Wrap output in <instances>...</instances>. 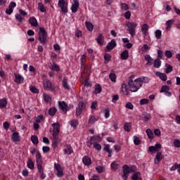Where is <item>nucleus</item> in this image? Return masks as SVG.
Listing matches in <instances>:
<instances>
[{
    "label": "nucleus",
    "instance_id": "obj_1",
    "mask_svg": "<svg viewBox=\"0 0 180 180\" xmlns=\"http://www.w3.org/2000/svg\"><path fill=\"white\" fill-rule=\"evenodd\" d=\"M148 82H150V79L147 77H141L136 79L134 81L132 78H130L128 82V85L131 92H137V91L143 86V84H148Z\"/></svg>",
    "mask_w": 180,
    "mask_h": 180
},
{
    "label": "nucleus",
    "instance_id": "obj_2",
    "mask_svg": "<svg viewBox=\"0 0 180 180\" xmlns=\"http://www.w3.org/2000/svg\"><path fill=\"white\" fill-rule=\"evenodd\" d=\"M53 129V142H52V147L53 148L56 149L58 147V144L61 143V139L58 134H60V124L53 123L52 124Z\"/></svg>",
    "mask_w": 180,
    "mask_h": 180
},
{
    "label": "nucleus",
    "instance_id": "obj_3",
    "mask_svg": "<svg viewBox=\"0 0 180 180\" xmlns=\"http://www.w3.org/2000/svg\"><path fill=\"white\" fill-rule=\"evenodd\" d=\"M38 36V40L40 41L41 44H43L44 46L47 44V39H49V35H47V32L44 27L39 28Z\"/></svg>",
    "mask_w": 180,
    "mask_h": 180
},
{
    "label": "nucleus",
    "instance_id": "obj_4",
    "mask_svg": "<svg viewBox=\"0 0 180 180\" xmlns=\"http://www.w3.org/2000/svg\"><path fill=\"white\" fill-rule=\"evenodd\" d=\"M43 86L45 91H50L54 92L56 91V86L49 79H44L43 82Z\"/></svg>",
    "mask_w": 180,
    "mask_h": 180
},
{
    "label": "nucleus",
    "instance_id": "obj_5",
    "mask_svg": "<svg viewBox=\"0 0 180 180\" xmlns=\"http://www.w3.org/2000/svg\"><path fill=\"white\" fill-rule=\"evenodd\" d=\"M127 27L129 34H131V37H134V36H136V27H137V23L128 22Z\"/></svg>",
    "mask_w": 180,
    "mask_h": 180
},
{
    "label": "nucleus",
    "instance_id": "obj_6",
    "mask_svg": "<svg viewBox=\"0 0 180 180\" xmlns=\"http://www.w3.org/2000/svg\"><path fill=\"white\" fill-rule=\"evenodd\" d=\"M58 6L61 9L62 13L68 12V3L65 0H58Z\"/></svg>",
    "mask_w": 180,
    "mask_h": 180
},
{
    "label": "nucleus",
    "instance_id": "obj_7",
    "mask_svg": "<svg viewBox=\"0 0 180 180\" xmlns=\"http://www.w3.org/2000/svg\"><path fill=\"white\" fill-rule=\"evenodd\" d=\"M54 169L57 171L56 176L58 178H61L64 175V169L58 163H54Z\"/></svg>",
    "mask_w": 180,
    "mask_h": 180
},
{
    "label": "nucleus",
    "instance_id": "obj_8",
    "mask_svg": "<svg viewBox=\"0 0 180 180\" xmlns=\"http://www.w3.org/2000/svg\"><path fill=\"white\" fill-rule=\"evenodd\" d=\"M58 106L59 109H60V110H62L63 113H66L67 112H68V110H70V109L68 108V105L67 104V103H65V101H58Z\"/></svg>",
    "mask_w": 180,
    "mask_h": 180
},
{
    "label": "nucleus",
    "instance_id": "obj_9",
    "mask_svg": "<svg viewBox=\"0 0 180 180\" xmlns=\"http://www.w3.org/2000/svg\"><path fill=\"white\" fill-rule=\"evenodd\" d=\"M16 8V3L15 1H11L8 7L6 10V13L7 15H12L13 13V9Z\"/></svg>",
    "mask_w": 180,
    "mask_h": 180
},
{
    "label": "nucleus",
    "instance_id": "obj_10",
    "mask_svg": "<svg viewBox=\"0 0 180 180\" xmlns=\"http://www.w3.org/2000/svg\"><path fill=\"white\" fill-rule=\"evenodd\" d=\"M123 169V174L122 176V179L127 180L129 178V175H130V172L129 171V166L127 165H124L122 167Z\"/></svg>",
    "mask_w": 180,
    "mask_h": 180
},
{
    "label": "nucleus",
    "instance_id": "obj_11",
    "mask_svg": "<svg viewBox=\"0 0 180 180\" xmlns=\"http://www.w3.org/2000/svg\"><path fill=\"white\" fill-rule=\"evenodd\" d=\"M150 119H151V115L148 114V112H143L139 116V120H143L145 123H147Z\"/></svg>",
    "mask_w": 180,
    "mask_h": 180
},
{
    "label": "nucleus",
    "instance_id": "obj_12",
    "mask_svg": "<svg viewBox=\"0 0 180 180\" xmlns=\"http://www.w3.org/2000/svg\"><path fill=\"white\" fill-rule=\"evenodd\" d=\"M116 46H117V44L116 43V40L112 39L110 42L108 43L107 46H106V49H107V50L110 51L113 50V49H115L116 47Z\"/></svg>",
    "mask_w": 180,
    "mask_h": 180
},
{
    "label": "nucleus",
    "instance_id": "obj_13",
    "mask_svg": "<svg viewBox=\"0 0 180 180\" xmlns=\"http://www.w3.org/2000/svg\"><path fill=\"white\" fill-rule=\"evenodd\" d=\"M36 162L37 168L39 167H43V160H41V154L37 152L36 154Z\"/></svg>",
    "mask_w": 180,
    "mask_h": 180
},
{
    "label": "nucleus",
    "instance_id": "obj_14",
    "mask_svg": "<svg viewBox=\"0 0 180 180\" xmlns=\"http://www.w3.org/2000/svg\"><path fill=\"white\" fill-rule=\"evenodd\" d=\"M11 141L13 143H19L20 141V136L18 132L13 131L11 135Z\"/></svg>",
    "mask_w": 180,
    "mask_h": 180
},
{
    "label": "nucleus",
    "instance_id": "obj_15",
    "mask_svg": "<svg viewBox=\"0 0 180 180\" xmlns=\"http://www.w3.org/2000/svg\"><path fill=\"white\" fill-rule=\"evenodd\" d=\"M102 141V138L100 136H94L90 138L89 144L92 146L94 143H101Z\"/></svg>",
    "mask_w": 180,
    "mask_h": 180
},
{
    "label": "nucleus",
    "instance_id": "obj_16",
    "mask_svg": "<svg viewBox=\"0 0 180 180\" xmlns=\"http://www.w3.org/2000/svg\"><path fill=\"white\" fill-rule=\"evenodd\" d=\"M78 8H79V2L77 0H74V4H72L71 11L72 13H77L78 11Z\"/></svg>",
    "mask_w": 180,
    "mask_h": 180
},
{
    "label": "nucleus",
    "instance_id": "obj_17",
    "mask_svg": "<svg viewBox=\"0 0 180 180\" xmlns=\"http://www.w3.org/2000/svg\"><path fill=\"white\" fill-rule=\"evenodd\" d=\"M64 154H66L67 155H71L72 153H74V150H72V147H71V145L66 144L65 148L64 149Z\"/></svg>",
    "mask_w": 180,
    "mask_h": 180
},
{
    "label": "nucleus",
    "instance_id": "obj_18",
    "mask_svg": "<svg viewBox=\"0 0 180 180\" xmlns=\"http://www.w3.org/2000/svg\"><path fill=\"white\" fill-rule=\"evenodd\" d=\"M14 77H15L14 81L16 84H23V81L25 79L23 78V77H22V75L18 73H15Z\"/></svg>",
    "mask_w": 180,
    "mask_h": 180
},
{
    "label": "nucleus",
    "instance_id": "obj_19",
    "mask_svg": "<svg viewBox=\"0 0 180 180\" xmlns=\"http://www.w3.org/2000/svg\"><path fill=\"white\" fill-rule=\"evenodd\" d=\"M82 162L84 165L89 167L91 164H92V161L91 160L89 156L85 155L82 158Z\"/></svg>",
    "mask_w": 180,
    "mask_h": 180
},
{
    "label": "nucleus",
    "instance_id": "obj_20",
    "mask_svg": "<svg viewBox=\"0 0 180 180\" xmlns=\"http://www.w3.org/2000/svg\"><path fill=\"white\" fill-rule=\"evenodd\" d=\"M162 161V154H161V152H158L155 158V164L156 165H158Z\"/></svg>",
    "mask_w": 180,
    "mask_h": 180
},
{
    "label": "nucleus",
    "instance_id": "obj_21",
    "mask_svg": "<svg viewBox=\"0 0 180 180\" xmlns=\"http://www.w3.org/2000/svg\"><path fill=\"white\" fill-rule=\"evenodd\" d=\"M96 40L99 44V46H103V43H105V37L102 34H100L97 38H96Z\"/></svg>",
    "mask_w": 180,
    "mask_h": 180
},
{
    "label": "nucleus",
    "instance_id": "obj_22",
    "mask_svg": "<svg viewBox=\"0 0 180 180\" xmlns=\"http://www.w3.org/2000/svg\"><path fill=\"white\" fill-rule=\"evenodd\" d=\"M62 86L65 89H67V91H70V89H71V87H70V85L68 84V79H67V77H63Z\"/></svg>",
    "mask_w": 180,
    "mask_h": 180
},
{
    "label": "nucleus",
    "instance_id": "obj_23",
    "mask_svg": "<svg viewBox=\"0 0 180 180\" xmlns=\"http://www.w3.org/2000/svg\"><path fill=\"white\" fill-rule=\"evenodd\" d=\"M29 23L30 25H31V26H33V27H37V26H39V23L37 22V19H36L34 17L30 18Z\"/></svg>",
    "mask_w": 180,
    "mask_h": 180
},
{
    "label": "nucleus",
    "instance_id": "obj_24",
    "mask_svg": "<svg viewBox=\"0 0 180 180\" xmlns=\"http://www.w3.org/2000/svg\"><path fill=\"white\" fill-rule=\"evenodd\" d=\"M150 29V27L147 24H143L141 26V32L144 36H147L148 34V30Z\"/></svg>",
    "mask_w": 180,
    "mask_h": 180
},
{
    "label": "nucleus",
    "instance_id": "obj_25",
    "mask_svg": "<svg viewBox=\"0 0 180 180\" xmlns=\"http://www.w3.org/2000/svg\"><path fill=\"white\" fill-rule=\"evenodd\" d=\"M122 91L124 95L127 96H129V94L130 92V89H129V86H127V84L126 83H123L122 85Z\"/></svg>",
    "mask_w": 180,
    "mask_h": 180
},
{
    "label": "nucleus",
    "instance_id": "obj_26",
    "mask_svg": "<svg viewBox=\"0 0 180 180\" xmlns=\"http://www.w3.org/2000/svg\"><path fill=\"white\" fill-rule=\"evenodd\" d=\"M144 58L147 61L146 65H153L154 64V59L150 55H146Z\"/></svg>",
    "mask_w": 180,
    "mask_h": 180
},
{
    "label": "nucleus",
    "instance_id": "obj_27",
    "mask_svg": "<svg viewBox=\"0 0 180 180\" xmlns=\"http://www.w3.org/2000/svg\"><path fill=\"white\" fill-rule=\"evenodd\" d=\"M131 180H143L141 178V173H140V172L134 173L131 176Z\"/></svg>",
    "mask_w": 180,
    "mask_h": 180
},
{
    "label": "nucleus",
    "instance_id": "obj_28",
    "mask_svg": "<svg viewBox=\"0 0 180 180\" xmlns=\"http://www.w3.org/2000/svg\"><path fill=\"white\" fill-rule=\"evenodd\" d=\"M37 169L38 172L40 174L41 179H46V174H44V168H43V166L37 167Z\"/></svg>",
    "mask_w": 180,
    "mask_h": 180
},
{
    "label": "nucleus",
    "instance_id": "obj_29",
    "mask_svg": "<svg viewBox=\"0 0 180 180\" xmlns=\"http://www.w3.org/2000/svg\"><path fill=\"white\" fill-rule=\"evenodd\" d=\"M155 75L157 77H159L160 78V79H162V81H167V79L168 78L165 73H162L160 72H156Z\"/></svg>",
    "mask_w": 180,
    "mask_h": 180
},
{
    "label": "nucleus",
    "instance_id": "obj_30",
    "mask_svg": "<svg viewBox=\"0 0 180 180\" xmlns=\"http://www.w3.org/2000/svg\"><path fill=\"white\" fill-rule=\"evenodd\" d=\"M101 92H102V86H101L99 84H96L94 91V95H98V94H101Z\"/></svg>",
    "mask_w": 180,
    "mask_h": 180
},
{
    "label": "nucleus",
    "instance_id": "obj_31",
    "mask_svg": "<svg viewBox=\"0 0 180 180\" xmlns=\"http://www.w3.org/2000/svg\"><path fill=\"white\" fill-rule=\"evenodd\" d=\"M104 151L108 153L109 158L112 157V153L113 150L110 149V145L109 144L105 145L104 147Z\"/></svg>",
    "mask_w": 180,
    "mask_h": 180
},
{
    "label": "nucleus",
    "instance_id": "obj_32",
    "mask_svg": "<svg viewBox=\"0 0 180 180\" xmlns=\"http://www.w3.org/2000/svg\"><path fill=\"white\" fill-rule=\"evenodd\" d=\"M121 60H127L129 58V51L124 50L121 53Z\"/></svg>",
    "mask_w": 180,
    "mask_h": 180
},
{
    "label": "nucleus",
    "instance_id": "obj_33",
    "mask_svg": "<svg viewBox=\"0 0 180 180\" xmlns=\"http://www.w3.org/2000/svg\"><path fill=\"white\" fill-rule=\"evenodd\" d=\"M7 105H8V101L6 100V98H3L0 100V109L6 108Z\"/></svg>",
    "mask_w": 180,
    "mask_h": 180
},
{
    "label": "nucleus",
    "instance_id": "obj_34",
    "mask_svg": "<svg viewBox=\"0 0 180 180\" xmlns=\"http://www.w3.org/2000/svg\"><path fill=\"white\" fill-rule=\"evenodd\" d=\"M124 130H125V131H127V133H129V131H131V123L126 122L124 124Z\"/></svg>",
    "mask_w": 180,
    "mask_h": 180
},
{
    "label": "nucleus",
    "instance_id": "obj_35",
    "mask_svg": "<svg viewBox=\"0 0 180 180\" xmlns=\"http://www.w3.org/2000/svg\"><path fill=\"white\" fill-rule=\"evenodd\" d=\"M43 98H44V102H46V103H49V102L51 101V96L49 95L48 94L44 93Z\"/></svg>",
    "mask_w": 180,
    "mask_h": 180
},
{
    "label": "nucleus",
    "instance_id": "obj_36",
    "mask_svg": "<svg viewBox=\"0 0 180 180\" xmlns=\"http://www.w3.org/2000/svg\"><path fill=\"white\" fill-rule=\"evenodd\" d=\"M111 168L112 169H114V171H117V169L120 168V165H119V163H117V162L114 161L111 163Z\"/></svg>",
    "mask_w": 180,
    "mask_h": 180
},
{
    "label": "nucleus",
    "instance_id": "obj_37",
    "mask_svg": "<svg viewBox=\"0 0 180 180\" xmlns=\"http://www.w3.org/2000/svg\"><path fill=\"white\" fill-rule=\"evenodd\" d=\"M98 117H96L94 115L90 116L89 121H88L89 124H94V123H95V122H98Z\"/></svg>",
    "mask_w": 180,
    "mask_h": 180
},
{
    "label": "nucleus",
    "instance_id": "obj_38",
    "mask_svg": "<svg viewBox=\"0 0 180 180\" xmlns=\"http://www.w3.org/2000/svg\"><path fill=\"white\" fill-rule=\"evenodd\" d=\"M79 124V122L77 120H70V126L73 127V129H77V127Z\"/></svg>",
    "mask_w": 180,
    "mask_h": 180
},
{
    "label": "nucleus",
    "instance_id": "obj_39",
    "mask_svg": "<svg viewBox=\"0 0 180 180\" xmlns=\"http://www.w3.org/2000/svg\"><path fill=\"white\" fill-rule=\"evenodd\" d=\"M27 167L30 169H34V163L33 162V160H32V159H28V161H27Z\"/></svg>",
    "mask_w": 180,
    "mask_h": 180
},
{
    "label": "nucleus",
    "instance_id": "obj_40",
    "mask_svg": "<svg viewBox=\"0 0 180 180\" xmlns=\"http://www.w3.org/2000/svg\"><path fill=\"white\" fill-rule=\"evenodd\" d=\"M31 141L36 146L39 144V138L36 135H32L31 136Z\"/></svg>",
    "mask_w": 180,
    "mask_h": 180
},
{
    "label": "nucleus",
    "instance_id": "obj_41",
    "mask_svg": "<svg viewBox=\"0 0 180 180\" xmlns=\"http://www.w3.org/2000/svg\"><path fill=\"white\" fill-rule=\"evenodd\" d=\"M85 25H86V27L89 30V32H92V30H94V25H92V23L89 22L88 21H86Z\"/></svg>",
    "mask_w": 180,
    "mask_h": 180
},
{
    "label": "nucleus",
    "instance_id": "obj_42",
    "mask_svg": "<svg viewBox=\"0 0 180 180\" xmlns=\"http://www.w3.org/2000/svg\"><path fill=\"white\" fill-rule=\"evenodd\" d=\"M174 22H175V20H169L166 22L167 30H169V29H171V27L172 26V25H174Z\"/></svg>",
    "mask_w": 180,
    "mask_h": 180
},
{
    "label": "nucleus",
    "instance_id": "obj_43",
    "mask_svg": "<svg viewBox=\"0 0 180 180\" xmlns=\"http://www.w3.org/2000/svg\"><path fill=\"white\" fill-rule=\"evenodd\" d=\"M153 67L154 68H160V67H161V61L160 59L155 60L153 62Z\"/></svg>",
    "mask_w": 180,
    "mask_h": 180
},
{
    "label": "nucleus",
    "instance_id": "obj_44",
    "mask_svg": "<svg viewBox=\"0 0 180 180\" xmlns=\"http://www.w3.org/2000/svg\"><path fill=\"white\" fill-rule=\"evenodd\" d=\"M146 134L148 139H154V132L150 129H146Z\"/></svg>",
    "mask_w": 180,
    "mask_h": 180
},
{
    "label": "nucleus",
    "instance_id": "obj_45",
    "mask_svg": "<svg viewBox=\"0 0 180 180\" xmlns=\"http://www.w3.org/2000/svg\"><path fill=\"white\" fill-rule=\"evenodd\" d=\"M176 169H180V163H174L172 167L169 169V171H176Z\"/></svg>",
    "mask_w": 180,
    "mask_h": 180
},
{
    "label": "nucleus",
    "instance_id": "obj_46",
    "mask_svg": "<svg viewBox=\"0 0 180 180\" xmlns=\"http://www.w3.org/2000/svg\"><path fill=\"white\" fill-rule=\"evenodd\" d=\"M77 108H79L82 110H84L85 108H86V103L82 101H80L77 105Z\"/></svg>",
    "mask_w": 180,
    "mask_h": 180
},
{
    "label": "nucleus",
    "instance_id": "obj_47",
    "mask_svg": "<svg viewBox=\"0 0 180 180\" xmlns=\"http://www.w3.org/2000/svg\"><path fill=\"white\" fill-rule=\"evenodd\" d=\"M128 171H129V174H133V172H136L137 171V167L134 165L128 166Z\"/></svg>",
    "mask_w": 180,
    "mask_h": 180
},
{
    "label": "nucleus",
    "instance_id": "obj_48",
    "mask_svg": "<svg viewBox=\"0 0 180 180\" xmlns=\"http://www.w3.org/2000/svg\"><path fill=\"white\" fill-rule=\"evenodd\" d=\"M56 112L57 108H56L55 107H52L49 110V115H50V116H54Z\"/></svg>",
    "mask_w": 180,
    "mask_h": 180
},
{
    "label": "nucleus",
    "instance_id": "obj_49",
    "mask_svg": "<svg viewBox=\"0 0 180 180\" xmlns=\"http://www.w3.org/2000/svg\"><path fill=\"white\" fill-rule=\"evenodd\" d=\"M38 9L40 11V12H42V13L46 12V7H44V5H43V3L38 4Z\"/></svg>",
    "mask_w": 180,
    "mask_h": 180
},
{
    "label": "nucleus",
    "instance_id": "obj_50",
    "mask_svg": "<svg viewBox=\"0 0 180 180\" xmlns=\"http://www.w3.org/2000/svg\"><path fill=\"white\" fill-rule=\"evenodd\" d=\"M80 60L82 67H85V62L86 61V55H82Z\"/></svg>",
    "mask_w": 180,
    "mask_h": 180
},
{
    "label": "nucleus",
    "instance_id": "obj_51",
    "mask_svg": "<svg viewBox=\"0 0 180 180\" xmlns=\"http://www.w3.org/2000/svg\"><path fill=\"white\" fill-rule=\"evenodd\" d=\"M92 144H94V147L96 150H97V151H101V150H102V146H101V144L96 142H93Z\"/></svg>",
    "mask_w": 180,
    "mask_h": 180
},
{
    "label": "nucleus",
    "instance_id": "obj_52",
    "mask_svg": "<svg viewBox=\"0 0 180 180\" xmlns=\"http://www.w3.org/2000/svg\"><path fill=\"white\" fill-rule=\"evenodd\" d=\"M134 143L135 146H140L141 144V141H140V139H139L138 136H134Z\"/></svg>",
    "mask_w": 180,
    "mask_h": 180
},
{
    "label": "nucleus",
    "instance_id": "obj_53",
    "mask_svg": "<svg viewBox=\"0 0 180 180\" xmlns=\"http://www.w3.org/2000/svg\"><path fill=\"white\" fill-rule=\"evenodd\" d=\"M155 37L156 39H161V37L162 36V32H161V30H158L155 32Z\"/></svg>",
    "mask_w": 180,
    "mask_h": 180
},
{
    "label": "nucleus",
    "instance_id": "obj_54",
    "mask_svg": "<svg viewBox=\"0 0 180 180\" xmlns=\"http://www.w3.org/2000/svg\"><path fill=\"white\" fill-rule=\"evenodd\" d=\"M104 115H105V119H109V117H110V110L109 108H106L104 110Z\"/></svg>",
    "mask_w": 180,
    "mask_h": 180
},
{
    "label": "nucleus",
    "instance_id": "obj_55",
    "mask_svg": "<svg viewBox=\"0 0 180 180\" xmlns=\"http://www.w3.org/2000/svg\"><path fill=\"white\" fill-rule=\"evenodd\" d=\"M109 78H110V79L112 81V82H116V78H117L116 74H115V73H110V74L109 75Z\"/></svg>",
    "mask_w": 180,
    "mask_h": 180
},
{
    "label": "nucleus",
    "instance_id": "obj_56",
    "mask_svg": "<svg viewBox=\"0 0 180 180\" xmlns=\"http://www.w3.org/2000/svg\"><path fill=\"white\" fill-rule=\"evenodd\" d=\"M30 91H31L32 92V94H39V91L34 86H31L30 87Z\"/></svg>",
    "mask_w": 180,
    "mask_h": 180
},
{
    "label": "nucleus",
    "instance_id": "obj_57",
    "mask_svg": "<svg viewBox=\"0 0 180 180\" xmlns=\"http://www.w3.org/2000/svg\"><path fill=\"white\" fill-rule=\"evenodd\" d=\"M168 91H169V86H167V85H164L162 86L161 89H160V93L162 92H167Z\"/></svg>",
    "mask_w": 180,
    "mask_h": 180
},
{
    "label": "nucleus",
    "instance_id": "obj_58",
    "mask_svg": "<svg viewBox=\"0 0 180 180\" xmlns=\"http://www.w3.org/2000/svg\"><path fill=\"white\" fill-rule=\"evenodd\" d=\"M121 9H122V11H129V5H127L126 3H122Z\"/></svg>",
    "mask_w": 180,
    "mask_h": 180
},
{
    "label": "nucleus",
    "instance_id": "obj_59",
    "mask_svg": "<svg viewBox=\"0 0 180 180\" xmlns=\"http://www.w3.org/2000/svg\"><path fill=\"white\" fill-rule=\"evenodd\" d=\"M44 119V117L43 116V115H39L36 119V122L40 123L41 122H43Z\"/></svg>",
    "mask_w": 180,
    "mask_h": 180
},
{
    "label": "nucleus",
    "instance_id": "obj_60",
    "mask_svg": "<svg viewBox=\"0 0 180 180\" xmlns=\"http://www.w3.org/2000/svg\"><path fill=\"white\" fill-rule=\"evenodd\" d=\"M104 60L108 62L112 60V56L109 53H105L104 56Z\"/></svg>",
    "mask_w": 180,
    "mask_h": 180
},
{
    "label": "nucleus",
    "instance_id": "obj_61",
    "mask_svg": "<svg viewBox=\"0 0 180 180\" xmlns=\"http://www.w3.org/2000/svg\"><path fill=\"white\" fill-rule=\"evenodd\" d=\"M174 71V68L171 65H168L165 69L166 74H169V72H172Z\"/></svg>",
    "mask_w": 180,
    "mask_h": 180
},
{
    "label": "nucleus",
    "instance_id": "obj_62",
    "mask_svg": "<svg viewBox=\"0 0 180 180\" xmlns=\"http://www.w3.org/2000/svg\"><path fill=\"white\" fill-rule=\"evenodd\" d=\"M16 20H18V22H22L23 21V17H22V15H20V14H15V15Z\"/></svg>",
    "mask_w": 180,
    "mask_h": 180
},
{
    "label": "nucleus",
    "instance_id": "obj_63",
    "mask_svg": "<svg viewBox=\"0 0 180 180\" xmlns=\"http://www.w3.org/2000/svg\"><path fill=\"white\" fill-rule=\"evenodd\" d=\"M174 147H176V148H180V141H179V139H175L174 141Z\"/></svg>",
    "mask_w": 180,
    "mask_h": 180
},
{
    "label": "nucleus",
    "instance_id": "obj_64",
    "mask_svg": "<svg viewBox=\"0 0 180 180\" xmlns=\"http://www.w3.org/2000/svg\"><path fill=\"white\" fill-rule=\"evenodd\" d=\"M150 103V100L147 99V98H143L140 101V103L141 105H147V103Z\"/></svg>",
    "mask_w": 180,
    "mask_h": 180
}]
</instances>
